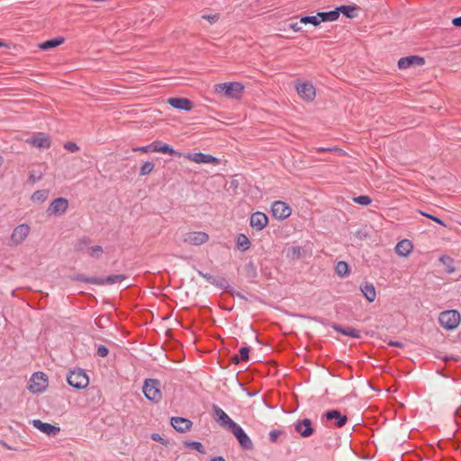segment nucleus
Wrapping results in <instances>:
<instances>
[{
	"label": "nucleus",
	"instance_id": "cd10ccee",
	"mask_svg": "<svg viewBox=\"0 0 461 461\" xmlns=\"http://www.w3.org/2000/svg\"><path fill=\"white\" fill-rule=\"evenodd\" d=\"M127 278V276L123 274H118V275H111L108 276L105 278L99 277L98 285H113L116 283H121L122 281L125 280Z\"/></svg>",
	"mask_w": 461,
	"mask_h": 461
},
{
	"label": "nucleus",
	"instance_id": "473e14b6",
	"mask_svg": "<svg viewBox=\"0 0 461 461\" xmlns=\"http://www.w3.org/2000/svg\"><path fill=\"white\" fill-rule=\"evenodd\" d=\"M439 261L446 267L447 273L452 274L455 272L456 268L454 267V259L452 258L443 255L439 258Z\"/></svg>",
	"mask_w": 461,
	"mask_h": 461
},
{
	"label": "nucleus",
	"instance_id": "c03bdc74",
	"mask_svg": "<svg viewBox=\"0 0 461 461\" xmlns=\"http://www.w3.org/2000/svg\"><path fill=\"white\" fill-rule=\"evenodd\" d=\"M201 18L208 21L210 24H214L220 20V14H203L201 16Z\"/></svg>",
	"mask_w": 461,
	"mask_h": 461
},
{
	"label": "nucleus",
	"instance_id": "7c9ffc66",
	"mask_svg": "<svg viewBox=\"0 0 461 461\" xmlns=\"http://www.w3.org/2000/svg\"><path fill=\"white\" fill-rule=\"evenodd\" d=\"M236 245L240 251H246L250 248L251 242L245 234L240 233L236 239Z\"/></svg>",
	"mask_w": 461,
	"mask_h": 461
},
{
	"label": "nucleus",
	"instance_id": "a18cd8bd",
	"mask_svg": "<svg viewBox=\"0 0 461 461\" xmlns=\"http://www.w3.org/2000/svg\"><path fill=\"white\" fill-rule=\"evenodd\" d=\"M419 212H420L421 215H423V216H425V217H427V218H429V219L432 220L433 221H435V222L438 223L439 225L446 226L445 222H444L440 218H438V217H437V216H435V215H433V214H431V213H429V212H423V211H419Z\"/></svg>",
	"mask_w": 461,
	"mask_h": 461
},
{
	"label": "nucleus",
	"instance_id": "79ce46f5",
	"mask_svg": "<svg viewBox=\"0 0 461 461\" xmlns=\"http://www.w3.org/2000/svg\"><path fill=\"white\" fill-rule=\"evenodd\" d=\"M89 250V255L93 258H99L101 257V255L103 254V248L99 245H95V246H93V247H90L88 249Z\"/></svg>",
	"mask_w": 461,
	"mask_h": 461
},
{
	"label": "nucleus",
	"instance_id": "4d7b16f0",
	"mask_svg": "<svg viewBox=\"0 0 461 461\" xmlns=\"http://www.w3.org/2000/svg\"><path fill=\"white\" fill-rule=\"evenodd\" d=\"M232 363L239 364L241 361V358H240L239 355H235L231 357Z\"/></svg>",
	"mask_w": 461,
	"mask_h": 461
},
{
	"label": "nucleus",
	"instance_id": "09e8293b",
	"mask_svg": "<svg viewBox=\"0 0 461 461\" xmlns=\"http://www.w3.org/2000/svg\"><path fill=\"white\" fill-rule=\"evenodd\" d=\"M96 354L101 357H104L109 354V349L104 345H99L97 347Z\"/></svg>",
	"mask_w": 461,
	"mask_h": 461
},
{
	"label": "nucleus",
	"instance_id": "052dcab7",
	"mask_svg": "<svg viewBox=\"0 0 461 461\" xmlns=\"http://www.w3.org/2000/svg\"><path fill=\"white\" fill-rule=\"evenodd\" d=\"M211 461H225V459L222 456H216L213 457Z\"/></svg>",
	"mask_w": 461,
	"mask_h": 461
},
{
	"label": "nucleus",
	"instance_id": "49530a36",
	"mask_svg": "<svg viewBox=\"0 0 461 461\" xmlns=\"http://www.w3.org/2000/svg\"><path fill=\"white\" fill-rule=\"evenodd\" d=\"M249 351H250V348L249 347H242L240 349V358H241V361H249Z\"/></svg>",
	"mask_w": 461,
	"mask_h": 461
},
{
	"label": "nucleus",
	"instance_id": "c756f323",
	"mask_svg": "<svg viewBox=\"0 0 461 461\" xmlns=\"http://www.w3.org/2000/svg\"><path fill=\"white\" fill-rule=\"evenodd\" d=\"M244 272H245V276L247 277V279L250 282H253L256 277L258 276V271H257V267L255 266V264L253 263V261H249L245 266H244Z\"/></svg>",
	"mask_w": 461,
	"mask_h": 461
},
{
	"label": "nucleus",
	"instance_id": "f704fd0d",
	"mask_svg": "<svg viewBox=\"0 0 461 461\" xmlns=\"http://www.w3.org/2000/svg\"><path fill=\"white\" fill-rule=\"evenodd\" d=\"M74 280L83 282L86 284H92V285H98V283H100L99 277L86 276L83 274H78V275L75 276Z\"/></svg>",
	"mask_w": 461,
	"mask_h": 461
},
{
	"label": "nucleus",
	"instance_id": "864d4df0",
	"mask_svg": "<svg viewBox=\"0 0 461 461\" xmlns=\"http://www.w3.org/2000/svg\"><path fill=\"white\" fill-rule=\"evenodd\" d=\"M41 178V175L38 176H35L33 174H30L29 176V178H28V181L30 183H36L37 181H39L40 179Z\"/></svg>",
	"mask_w": 461,
	"mask_h": 461
},
{
	"label": "nucleus",
	"instance_id": "4468645a",
	"mask_svg": "<svg viewBox=\"0 0 461 461\" xmlns=\"http://www.w3.org/2000/svg\"><path fill=\"white\" fill-rule=\"evenodd\" d=\"M425 63V59L422 57L411 55L408 57H404L399 59L398 61V68L400 69H406L411 67H420L423 66Z\"/></svg>",
	"mask_w": 461,
	"mask_h": 461
},
{
	"label": "nucleus",
	"instance_id": "7ed1b4c3",
	"mask_svg": "<svg viewBox=\"0 0 461 461\" xmlns=\"http://www.w3.org/2000/svg\"><path fill=\"white\" fill-rule=\"evenodd\" d=\"M244 91V86L239 82L221 83L215 86V92L225 96L239 99Z\"/></svg>",
	"mask_w": 461,
	"mask_h": 461
},
{
	"label": "nucleus",
	"instance_id": "a211bd4d",
	"mask_svg": "<svg viewBox=\"0 0 461 461\" xmlns=\"http://www.w3.org/2000/svg\"><path fill=\"white\" fill-rule=\"evenodd\" d=\"M32 425L42 433L48 436H56L59 431L60 428L50 423L43 422L41 420H33Z\"/></svg>",
	"mask_w": 461,
	"mask_h": 461
},
{
	"label": "nucleus",
	"instance_id": "1a4fd4ad",
	"mask_svg": "<svg viewBox=\"0 0 461 461\" xmlns=\"http://www.w3.org/2000/svg\"><path fill=\"white\" fill-rule=\"evenodd\" d=\"M272 215L277 220H285L291 215V208L282 201H276L271 206Z\"/></svg>",
	"mask_w": 461,
	"mask_h": 461
},
{
	"label": "nucleus",
	"instance_id": "bb28decb",
	"mask_svg": "<svg viewBox=\"0 0 461 461\" xmlns=\"http://www.w3.org/2000/svg\"><path fill=\"white\" fill-rule=\"evenodd\" d=\"M65 42V38L64 37H56V38H53V39H50V40H47L39 44V48L41 50H50V49H54L59 45H61L62 43Z\"/></svg>",
	"mask_w": 461,
	"mask_h": 461
},
{
	"label": "nucleus",
	"instance_id": "bf43d9fd",
	"mask_svg": "<svg viewBox=\"0 0 461 461\" xmlns=\"http://www.w3.org/2000/svg\"><path fill=\"white\" fill-rule=\"evenodd\" d=\"M330 150H332V149L330 148H317L318 152H325V151H330Z\"/></svg>",
	"mask_w": 461,
	"mask_h": 461
},
{
	"label": "nucleus",
	"instance_id": "37998d69",
	"mask_svg": "<svg viewBox=\"0 0 461 461\" xmlns=\"http://www.w3.org/2000/svg\"><path fill=\"white\" fill-rule=\"evenodd\" d=\"M89 243L90 239L88 237H83L77 240L75 248L77 250H84Z\"/></svg>",
	"mask_w": 461,
	"mask_h": 461
},
{
	"label": "nucleus",
	"instance_id": "de8ad7c7",
	"mask_svg": "<svg viewBox=\"0 0 461 461\" xmlns=\"http://www.w3.org/2000/svg\"><path fill=\"white\" fill-rule=\"evenodd\" d=\"M64 148H65V149H67L70 152H76V151L79 150V147L77 146V144L75 142H72V141L66 142L64 144Z\"/></svg>",
	"mask_w": 461,
	"mask_h": 461
},
{
	"label": "nucleus",
	"instance_id": "f257e3e1",
	"mask_svg": "<svg viewBox=\"0 0 461 461\" xmlns=\"http://www.w3.org/2000/svg\"><path fill=\"white\" fill-rule=\"evenodd\" d=\"M161 384L158 379L149 378L144 381L142 392L145 397L155 403L162 400Z\"/></svg>",
	"mask_w": 461,
	"mask_h": 461
},
{
	"label": "nucleus",
	"instance_id": "aec40b11",
	"mask_svg": "<svg viewBox=\"0 0 461 461\" xmlns=\"http://www.w3.org/2000/svg\"><path fill=\"white\" fill-rule=\"evenodd\" d=\"M167 104L177 110L191 111L193 108V103L185 97H170Z\"/></svg>",
	"mask_w": 461,
	"mask_h": 461
},
{
	"label": "nucleus",
	"instance_id": "6e6552de",
	"mask_svg": "<svg viewBox=\"0 0 461 461\" xmlns=\"http://www.w3.org/2000/svg\"><path fill=\"white\" fill-rule=\"evenodd\" d=\"M68 208V201L66 198L59 197L54 199L47 209L48 215H62Z\"/></svg>",
	"mask_w": 461,
	"mask_h": 461
},
{
	"label": "nucleus",
	"instance_id": "412c9836",
	"mask_svg": "<svg viewBox=\"0 0 461 461\" xmlns=\"http://www.w3.org/2000/svg\"><path fill=\"white\" fill-rule=\"evenodd\" d=\"M170 423L176 431L181 433L189 430L193 425L190 420L182 417H172Z\"/></svg>",
	"mask_w": 461,
	"mask_h": 461
},
{
	"label": "nucleus",
	"instance_id": "39448f33",
	"mask_svg": "<svg viewBox=\"0 0 461 461\" xmlns=\"http://www.w3.org/2000/svg\"><path fill=\"white\" fill-rule=\"evenodd\" d=\"M47 387V375L43 372H35L29 381L28 389L33 393H39L44 392Z\"/></svg>",
	"mask_w": 461,
	"mask_h": 461
},
{
	"label": "nucleus",
	"instance_id": "2f4dec72",
	"mask_svg": "<svg viewBox=\"0 0 461 461\" xmlns=\"http://www.w3.org/2000/svg\"><path fill=\"white\" fill-rule=\"evenodd\" d=\"M356 10H357L356 5L339 6V7H337L338 17L339 16V13H342L348 18H354L357 16Z\"/></svg>",
	"mask_w": 461,
	"mask_h": 461
},
{
	"label": "nucleus",
	"instance_id": "58836bf2",
	"mask_svg": "<svg viewBox=\"0 0 461 461\" xmlns=\"http://www.w3.org/2000/svg\"><path fill=\"white\" fill-rule=\"evenodd\" d=\"M300 23H304V24H307V23H311L314 26H318L320 24V22H319V17L318 15H312V16H303L301 17L300 19Z\"/></svg>",
	"mask_w": 461,
	"mask_h": 461
},
{
	"label": "nucleus",
	"instance_id": "dca6fc26",
	"mask_svg": "<svg viewBox=\"0 0 461 461\" xmlns=\"http://www.w3.org/2000/svg\"><path fill=\"white\" fill-rule=\"evenodd\" d=\"M26 143L40 149H49L51 145V140L45 133L38 132L36 136L27 139Z\"/></svg>",
	"mask_w": 461,
	"mask_h": 461
},
{
	"label": "nucleus",
	"instance_id": "4be33fe9",
	"mask_svg": "<svg viewBox=\"0 0 461 461\" xmlns=\"http://www.w3.org/2000/svg\"><path fill=\"white\" fill-rule=\"evenodd\" d=\"M198 275L211 285H213L219 288H227V282L223 277L214 276L209 273H203V271H198Z\"/></svg>",
	"mask_w": 461,
	"mask_h": 461
},
{
	"label": "nucleus",
	"instance_id": "5701e85b",
	"mask_svg": "<svg viewBox=\"0 0 461 461\" xmlns=\"http://www.w3.org/2000/svg\"><path fill=\"white\" fill-rule=\"evenodd\" d=\"M331 328L343 334V335H346V336H348L350 338H353V339H360L361 338V332L360 330H356L354 328H351V327H342L339 324H333L331 325Z\"/></svg>",
	"mask_w": 461,
	"mask_h": 461
},
{
	"label": "nucleus",
	"instance_id": "ea45409f",
	"mask_svg": "<svg viewBox=\"0 0 461 461\" xmlns=\"http://www.w3.org/2000/svg\"><path fill=\"white\" fill-rule=\"evenodd\" d=\"M153 169H154V164L150 161H147L141 166L140 170V175L147 176V175L150 174Z\"/></svg>",
	"mask_w": 461,
	"mask_h": 461
},
{
	"label": "nucleus",
	"instance_id": "9b49d317",
	"mask_svg": "<svg viewBox=\"0 0 461 461\" xmlns=\"http://www.w3.org/2000/svg\"><path fill=\"white\" fill-rule=\"evenodd\" d=\"M184 242L194 246H200L209 240V235L203 231L188 232L184 237Z\"/></svg>",
	"mask_w": 461,
	"mask_h": 461
},
{
	"label": "nucleus",
	"instance_id": "8fccbe9b",
	"mask_svg": "<svg viewBox=\"0 0 461 461\" xmlns=\"http://www.w3.org/2000/svg\"><path fill=\"white\" fill-rule=\"evenodd\" d=\"M132 149L133 151L148 152L149 150H152V146L149 144L143 147L133 148Z\"/></svg>",
	"mask_w": 461,
	"mask_h": 461
},
{
	"label": "nucleus",
	"instance_id": "c9c22d12",
	"mask_svg": "<svg viewBox=\"0 0 461 461\" xmlns=\"http://www.w3.org/2000/svg\"><path fill=\"white\" fill-rule=\"evenodd\" d=\"M184 446L187 448L194 449L201 454L205 453L204 447L199 441L186 440V441H184Z\"/></svg>",
	"mask_w": 461,
	"mask_h": 461
},
{
	"label": "nucleus",
	"instance_id": "680f3d73",
	"mask_svg": "<svg viewBox=\"0 0 461 461\" xmlns=\"http://www.w3.org/2000/svg\"><path fill=\"white\" fill-rule=\"evenodd\" d=\"M293 249H294V253H297V252L299 253L300 252V248L299 247H295Z\"/></svg>",
	"mask_w": 461,
	"mask_h": 461
},
{
	"label": "nucleus",
	"instance_id": "13d9d810",
	"mask_svg": "<svg viewBox=\"0 0 461 461\" xmlns=\"http://www.w3.org/2000/svg\"><path fill=\"white\" fill-rule=\"evenodd\" d=\"M231 294L236 295L240 299H246L245 296L240 292H232Z\"/></svg>",
	"mask_w": 461,
	"mask_h": 461
},
{
	"label": "nucleus",
	"instance_id": "603ef678",
	"mask_svg": "<svg viewBox=\"0 0 461 461\" xmlns=\"http://www.w3.org/2000/svg\"><path fill=\"white\" fill-rule=\"evenodd\" d=\"M301 23H290L289 27L294 31V32H300L302 30V27L300 25Z\"/></svg>",
	"mask_w": 461,
	"mask_h": 461
},
{
	"label": "nucleus",
	"instance_id": "20e7f679",
	"mask_svg": "<svg viewBox=\"0 0 461 461\" xmlns=\"http://www.w3.org/2000/svg\"><path fill=\"white\" fill-rule=\"evenodd\" d=\"M461 316L456 310H447L439 314L440 325L447 330H455L460 323Z\"/></svg>",
	"mask_w": 461,
	"mask_h": 461
},
{
	"label": "nucleus",
	"instance_id": "72a5a7b5",
	"mask_svg": "<svg viewBox=\"0 0 461 461\" xmlns=\"http://www.w3.org/2000/svg\"><path fill=\"white\" fill-rule=\"evenodd\" d=\"M335 272L339 276L344 277L349 274V267L347 262L339 261L335 267Z\"/></svg>",
	"mask_w": 461,
	"mask_h": 461
},
{
	"label": "nucleus",
	"instance_id": "6e6d98bb",
	"mask_svg": "<svg viewBox=\"0 0 461 461\" xmlns=\"http://www.w3.org/2000/svg\"><path fill=\"white\" fill-rule=\"evenodd\" d=\"M388 345L392 346V347H396V348H402L403 347V344L401 341H397V340H390L388 342Z\"/></svg>",
	"mask_w": 461,
	"mask_h": 461
},
{
	"label": "nucleus",
	"instance_id": "0eeeda50",
	"mask_svg": "<svg viewBox=\"0 0 461 461\" xmlns=\"http://www.w3.org/2000/svg\"><path fill=\"white\" fill-rule=\"evenodd\" d=\"M30 226L26 223L18 225L13 230L10 237V246H18L22 244L30 233Z\"/></svg>",
	"mask_w": 461,
	"mask_h": 461
},
{
	"label": "nucleus",
	"instance_id": "423d86ee",
	"mask_svg": "<svg viewBox=\"0 0 461 461\" xmlns=\"http://www.w3.org/2000/svg\"><path fill=\"white\" fill-rule=\"evenodd\" d=\"M231 433L237 438L240 447L244 450H251L254 447L252 440L245 432V430L240 426L238 423L232 425V428L230 429Z\"/></svg>",
	"mask_w": 461,
	"mask_h": 461
},
{
	"label": "nucleus",
	"instance_id": "a19ab883",
	"mask_svg": "<svg viewBox=\"0 0 461 461\" xmlns=\"http://www.w3.org/2000/svg\"><path fill=\"white\" fill-rule=\"evenodd\" d=\"M353 201L360 205H369L372 203L371 198L368 195H359L353 198Z\"/></svg>",
	"mask_w": 461,
	"mask_h": 461
},
{
	"label": "nucleus",
	"instance_id": "f8f14e48",
	"mask_svg": "<svg viewBox=\"0 0 461 461\" xmlns=\"http://www.w3.org/2000/svg\"><path fill=\"white\" fill-rule=\"evenodd\" d=\"M294 430L302 437V438H309L313 432L314 429L312 427V420L308 418H304L303 420H299L294 424Z\"/></svg>",
	"mask_w": 461,
	"mask_h": 461
},
{
	"label": "nucleus",
	"instance_id": "e433bc0d",
	"mask_svg": "<svg viewBox=\"0 0 461 461\" xmlns=\"http://www.w3.org/2000/svg\"><path fill=\"white\" fill-rule=\"evenodd\" d=\"M268 436L271 443H278L282 441L280 438L285 436V431L284 429H273L269 432Z\"/></svg>",
	"mask_w": 461,
	"mask_h": 461
},
{
	"label": "nucleus",
	"instance_id": "3c124183",
	"mask_svg": "<svg viewBox=\"0 0 461 461\" xmlns=\"http://www.w3.org/2000/svg\"><path fill=\"white\" fill-rule=\"evenodd\" d=\"M151 438L155 441L160 442L163 445L167 443V440L161 438L160 435L157 433L152 434Z\"/></svg>",
	"mask_w": 461,
	"mask_h": 461
},
{
	"label": "nucleus",
	"instance_id": "c85d7f7f",
	"mask_svg": "<svg viewBox=\"0 0 461 461\" xmlns=\"http://www.w3.org/2000/svg\"><path fill=\"white\" fill-rule=\"evenodd\" d=\"M317 15L319 17L320 23L322 22H333L339 18L337 8L329 12H319L317 13Z\"/></svg>",
	"mask_w": 461,
	"mask_h": 461
},
{
	"label": "nucleus",
	"instance_id": "b1692460",
	"mask_svg": "<svg viewBox=\"0 0 461 461\" xmlns=\"http://www.w3.org/2000/svg\"><path fill=\"white\" fill-rule=\"evenodd\" d=\"M360 290L368 303H373L376 297L375 288L371 283H365L360 285Z\"/></svg>",
	"mask_w": 461,
	"mask_h": 461
},
{
	"label": "nucleus",
	"instance_id": "6ab92c4d",
	"mask_svg": "<svg viewBox=\"0 0 461 461\" xmlns=\"http://www.w3.org/2000/svg\"><path fill=\"white\" fill-rule=\"evenodd\" d=\"M267 222L268 218L264 212H256L250 216L249 224L257 230H262L267 225Z\"/></svg>",
	"mask_w": 461,
	"mask_h": 461
},
{
	"label": "nucleus",
	"instance_id": "ddd939ff",
	"mask_svg": "<svg viewBox=\"0 0 461 461\" xmlns=\"http://www.w3.org/2000/svg\"><path fill=\"white\" fill-rule=\"evenodd\" d=\"M297 94L304 100L311 101L315 96V88L312 83H298L295 86Z\"/></svg>",
	"mask_w": 461,
	"mask_h": 461
},
{
	"label": "nucleus",
	"instance_id": "0e129e2a",
	"mask_svg": "<svg viewBox=\"0 0 461 461\" xmlns=\"http://www.w3.org/2000/svg\"><path fill=\"white\" fill-rule=\"evenodd\" d=\"M5 43L0 40V47L4 46Z\"/></svg>",
	"mask_w": 461,
	"mask_h": 461
},
{
	"label": "nucleus",
	"instance_id": "9d476101",
	"mask_svg": "<svg viewBox=\"0 0 461 461\" xmlns=\"http://www.w3.org/2000/svg\"><path fill=\"white\" fill-rule=\"evenodd\" d=\"M212 411L214 418L221 427L226 428L230 430L232 428V425L236 424V422H234L229 415L217 405L213 404Z\"/></svg>",
	"mask_w": 461,
	"mask_h": 461
},
{
	"label": "nucleus",
	"instance_id": "4c0bfd02",
	"mask_svg": "<svg viewBox=\"0 0 461 461\" xmlns=\"http://www.w3.org/2000/svg\"><path fill=\"white\" fill-rule=\"evenodd\" d=\"M47 198H48V191L47 190H37L32 195V199L34 202H44Z\"/></svg>",
	"mask_w": 461,
	"mask_h": 461
},
{
	"label": "nucleus",
	"instance_id": "2eb2a0df",
	"mask_svg": "<svg viewBox=\"0 0 461 461\" xmlns=\"http://www.w3.org/2000/svg\"><path fill=\"white\" fill-rule=\"evenodd\" d=\"M327 420H334V426L336 428L344 427L348 419L346 415H342L339 410H329L324 413Z\"/></svg>",
	"mask_w": 461,
	"mask_h": 461
},
{
	"label": "nucleus",
	"instance_id": "a878e982",
	"mask_svg": "<svg viewBox=\"0 0 461 461\" xmlns=\"http://www.w3.org/2000/svg\"><path fill=\"white\" fill-rule=\"evenodd\" d=\"M150 146H152V151L154 152H159L168 155H175L176 154V151L170 147L168 144L163 143L161 141L156 140L150 143Z\"/></svg>",
	"mask_w": 461,
	"mask_h": 461
},
{
	"label": "nucleus",
	"instance_id": "e2e57ef3",
	"mask_svg": "<svg viewBox=\"0 0 461 461\" xmlns=\"http://www.w3.org/2000/svg\"><path fill=\"white\" fill-rule=\"evenodd\" d=\"M3 163H4V158H3V157L0 155V167H2Z\"/></svg>",
	"mask_w": 461,
	"mask_h": 461
},
{
	"label": "nucleus",
	"instance_id": "5fc2aeb1",
	"mask_svg": "<svg viewBox=\"0 0 461 461\" xmlns=\"http://www.w3.org/2000/svg\"><path fill=\"white\" fill-rule=\"evenodd\" d=\"M452 24H453L455 27L461 28V16L455 17V18L452 20Z\"/></svg>",
	"mask_w": 461,
	"mask_h": 461
},
{
	"label": "nucleus",
	"instance_id": "f3484780",
	"mask_svg": "<svg viewBox=\"0 0 461 461\" xmlns=\"http://www.w3.org/2000/svg\"><path fill=\"white\" fill-rule=\"evenodd\" d=\"M186 158L189 160L194 161L195 163H199V164H214V165L219 164V158H217L216 157H213L210 154H204L202 152L188 154L186 156Z\"/></svg>",
	"mask_w": 461,
	"mask_h": 461
},
{
	"label": "nucleus",
	"instance_id": "f03ea898",
	"mask_svg": "<svg viewBox=\"0 0 461 461\" xmlns=\"http://www.w3.org/2000/svg\"><path fill=\"white\" fill-rule=\"evenodd\" d=\"M68 384L75 389H85L89 384V378L86 373L81 368H76L67 375Z\"/></svg>",
	"mask_w": 461,
	"mask_h": 461
},
{
	"label": "nucleus",
	"instance_id": "393cba45",
	"mask_svg": "<svg viewBox=\"0 0 461 461\" xmlns=\"http://www.w3.org/2000/svg\"><path fill=\"white\" fill-rule=\"evenodd\" d=\"M412 243L409 240L399 241L395 247V252L402 257H407L412 250Z\"/></svg>",
	"mask_w": 461,
	"mask_h": 461
}]
</instances>
